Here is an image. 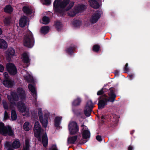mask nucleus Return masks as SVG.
Segmentation results:
<instances>
[{"mask_svg": "<svg viewBox=\"0 0 150 150\" xmlns=\"http://www.w3.org/2000/svg\"><path fill=\"white\" fill-rule=\"evenodd\" d=\"M25 94L24 91L21 88H18L17 92H12L10 96H8L7 98L11 103L9 107L5 101H4L3 103V106L5 109L12 110L11 118L12 121L16 120L17 116L16 111L13 109L17 107L22 113L23 116L29 117L30 115L29 108L26 107L23 102L25 100Z\"/></svg>", "mask_w": 150, "mask_h": 150, "instance_id": "obj_1", "label": "nucleus"}, {"mask_svg": "<svg viewBox=\"0 0 150 150\" xmlns=\"http://www.w3.org/2000/svg\"><path fill=\"white\" fill-rule=\"evenodd\" d=\"M74 4L73 2H70L69 0H55L54 3V10L56 13L63 15L73 6Z\"/></svg>", "mask_w": 150, "mask_h": 150, "instance_id": "obj_2", "label": "nucleus"}, {"mask_svg": "<svg viewBox=\"0 0 150 150\" xmlns=\"http://www.w3.org/2000/svg\"><path fill=\"white\" fill-rule=\"evenodd\" d=\"M33 131L35 136L38 138L39 140L42 141L43 146L44 147H46L47 146L48 142L47 135L45 134L42 136V139L40 137L43 130L41 129L40 125L38 121L35 122Z\"/></svg>", "mask_w": 150, "mask_h": 150, "instance_id": "obj_3", "label": "nucleus"}, {"mask_svg": "<svg viewBox=\"0 0 150 150\" xmlns=\"http://www.w3.org/2000/svg\"><path fill=\"white\" fill-rule=\"evenodd\" d=\"M110 92L109 93V98L105 95L102 96L100 98L99 102L98 103V108L99 109H101L104 108L105 105H107V102L109 101L113 102L115 100L116 96L114 93L113 90L112 88L110 89Z\"/></svg>", "mask_w": 150, "mask_h": 150, "instance_id": "obj_4", "label": "nucleus"}, {"mask_svg": "<svg viewBox=\"0 0 150 150\" xmlns=\"http://www.w3.org/2000/svg\"><path fill=\"white\" fill-rule=\"evenodd\" d=\"M24 45L29 48L33 47L34 44V40L32 33L28 31L24 36L23 40Z\"/></svg>", "mask_w": 150, "mask_h": 150, "instance_id": "obj_5", "label": "nucleus"}, {"mask_svg": "<svg viewBox=\"0 0 150 150\" xmlns=\"http://www.w3.org/2000/svg\"><path fill=\"white\" fill-rule=\"evenodd\" d=\"M0 134L4 136L8 134L12 136L13 135V132L11 127L8 125L5 126L4 124L2 122H0Z\"/></svg>", "mask_w": 150, "mask_h": 150, "instance_id": "obj_6", "label": "nucleus"}, {"mask_svg": "<svg viewBox=\"0 0 150 150\" xmlns=\"http://www.w3.org/2000/svg\"><path fill=\"white\" fill-rule=\"evenodd\" d=\"M68 128L69 134H75L79 131V126L77 123L74 121H71L69 122Z\"/></svg>", "mask_w": 150, "mask_h": 150, "instance_id": "obj_7", "label": "nucleus"}, {"mask_svg": "<svg viewBox=\"0 0 150 150\" xmlns=\"http://www.w3.org/2000/svg\"><path fill=\"white\" fill-rule=\"evenodd\" d=\"M85 8V7L84 6L81 5H79L76 6L74 9L69 11L68 14L70 16H74L78 13L81 12Z\"/></svg>", "mask_w": 150, "mask_h": 150, "instance_id": "obj_8", "label": "nucleus"}, {"mask_svg": "<svg viewBox=\"0 0 150 150\" xmlns=\"http://www.w3.org/2000/svg\"><path fill=\"white\" fill-rule=\"evenodd\" d=\"M30 73L28 72L25 70H23L21 71V74H22L24 79L28 82L34 83V80L30 74Z\"/></svg>", "mask_w": 150, "mask_h": 150, "instance_id": "obj_9", "label": "nucleus"}, {"mask_svg": "<svg viewBox=\"0 0 150 150\" xmlns=\"http://www.w3.org/2000/svg\"><path fill=\"white\" fill-rule=\"evenodd\" d=\"M6 69L9 73L11 75H14L16 74L17 69L14 64L8 63L6 64Z\"/></svg>", "mask_w": 150, "mask_h": 150, "instance_id": "obj_10", "label": "nucleus"}, {"mask_svg": "<svg viewBox=\"0 0 150 150\" xmlns=\"http://www.w3.org/2000/svg\"><path fill=\"white\" fill-rule=\"evenodd\" d=\"M93 106L92 102L91 100L88 101L84 109V113L87 117L90 115V112Z\"/></svg>", "mask_w": 150, "mask_h": 150, "instance_id": "obj_11", "label": "nucleus"}, {"mask_svg": "<svg viewBox=\"0 0 150 150\" xmlns=\"http://www.w3.org/2000/svg\"><path fill=\"white\" fill-rule=\"evenodd\" d=\"M21 144L18 140L14 141L12 143L10 142H7L5 144V146L6 148L12 147L14 149H17L20 147Z\"/></svg>", "mask_w": 150, "mask_h": 150, "instance_id": "obj_12", "label": "nucleus"}, {"mask_svg": "<svg viewBox=\"0 0 150 150\" xmlns=\"http://www.w3.org/2000/svg\"><path fill=\"white\" fill-rule=\"evenodd\" d=\"M82 134L83 138L85 139H87L90 137V133L87 127L84 125L81 126Z\"/></svg>", "mask_w": 150, "mask_h": 150, "instance_id": "obj_13", "label": "nucleus"}, {"mask_svg": "<svg viewBox=\"0 0 150 150\" xmlns=\"http://www.w3.org/2000/svg\"><path fill=\"white\" fill-rule=\"evenodd\" d=\"M101 13V11H98L93 14L90 19L91 22L92 23H96L100 18Z\"/></svg>", "mask_w": 150, "mask_h": 150, "instance_id": "obj_14", "label": "nucleus"}, {"mask_svg": "<svg viewBox=\"0 0 150 150\" xmlns=\"http://www.w3.org/2000/svg\"><path fill=\"white\" fill-rule=\"evenodd\" d=\"M28 88L31 92L34 98V101H36L37 98L36 89L35 86L33 84H29L28 86Z\"/></svg>", "mask_w": 150, "mask_h": 150, "instance_id": "obj_15", "label": "nucleus"}, {"mask_svg": "<svg viewBox=\"0 0 150 150\" xmlns=\"http://www.w3.org/2000/svg\"><path fill=\"white\" fill-rule=\"evenodd\" d=\"M48 115H44L43 117H40V121L43 126L45 128L47 127L48 124Z\"/></svg>", "mask_w": 150, "mask_h": 150, "instance_id": "obj_16", "label": "nucleus"}, {"mask_svg": "<svg viewBox=\"0 0 150 150\" xmlns=\"http://www.w3.org/2000/svg\"><path fill=\"white\" fill-rule=\"evenodd\" d=\"M15 51L12 48H10L6 52V56L7 59L10 60L11 58L14 55Z\"/></svg>", "mask_w": 150, "mask_h": 150, "instance_id": "obj_17", "label": "nucleus"}, {"mask_svg": "<svg viewBox=\"0 0 150 150\" xmlns=\"http://www.w3.org/2000/svg\"><path fill=\"white\" fill-rule=\"evenodd\" d=\"M14 83V81L9 79H6L3 81V84L6 87H11Z\"/></svg>", "mask_w": 150, "mask_h": 150, "instance_id": "obj_18", "label": "nucleus"}, {"mask_svg": "<svg viewBox=\"0 0 150 150\" xmlns=\"http://www.w3.org/2000/svg\"><path fill=\"white\" fill-rule=\"evenodd\" d=\"M27 21V18L26 16L22 17L20 20L19 25L21 27H23L25 26Z\"/></svg>", "mask_w": 150, "mask_h": 150, "instance_id": "obj_19", "label": "nucleus"}, {"mask_svg": "<svg viewBox=\"0 0 150 150\" xmlns=\"http://www.w3.org/2000/svg\"><path fill=\"white\" fill-rule=\"evenodd\" d=\"M23 62L25 63H28L30 62L28 54L25 52L23 54L21 57Z\"/></svg>", "mask_w": 150, "mask_h": 150, "instance_id": "obj_20", "label": "nucleus"}, {"mask_svg": "<svg viewBox=\"0 0 150 150\" xmlns=\"http://www.w3.org/2000/svg\"><path fill=\"white\" fill-rule=\"evenodd\" d=\"M76 136H69L67 139V143L69 144H74L77 139Z\"/></svg>", "mask_w": 150, "mask_h": 150, "instance_id": "obj_21", "label": "nucleus"}, {"mask_svg": "<svg viewBox=\"0 0 150 150\" xmlns=\"http://www.w3.org/2000/svg\"><path fill=\"white\" fill-rule=\"evenodd\" d=\"M23 11L27 14H30L32 13V8L31 7L25 6L23 7Z\"/></svg>", "mask_w": 150, "mask_h": 150, "instance_id": "obj_22", "label": "nucleus"}, {"mask_svg": "<svg viewBox=\"0 0 150 150\" xmlns=\"http://www.w3.org/2000/svg\"><path fill=\"white\" fill-rule=\"evenodd\" d=\"M23 128L26 131H28L32 127V126L28 122H26L23 125Z\"/></svg>", "mask_w": 150, "mask_h": 150, "instance_id": "obj_23", "label": "nucleus"}, {"mask_svg": "<svg viewBox=\"0 0 150 150\" xmlns=\"http://www.w3.org/2000/svg\"><path fill=\"white\" fill-rule=\"evenodd\" d=\"M40 30L42 33L43 34H45L49 32V28L47 26H45L41 28Z\"/></svg>", "mask_w": 150, "mask_h": 150, "instance_id": "obj_24", "label": "nucleus"}, {"mask_svg": "<svg viewBox=\"0 0 150 150\" xmlns=\"http://www.w3.org/2000/svg\"><path fill=\"white\" fill-rule=\"evenodd\" d=\"M62 120V117H56L54 119V125L55 126L58 127L60 125L61 120Z\"/></svg>", "mask_w": 150, "mask_h": 150, "instance_id": "obj_25", "label": "nucleus"}, {"mask_svg": "<svg viewBox=\"0 0 150 150\" xmlns=\"http://www.w3.org/2000/svg\"><path fill=\"white\" fill-rule=\"evenodd\" d=\"M7 43L4 40L0 39V48L5 49L7 47Z\"/></svg>", "mask_w": 150, "mask_h": 150, "instance_id": "obj_26", "label": "nucleus"}, {"mask_svg": "<svg viewBox=\"0 0 150 150\" xmlns=\"http://www.w3.org/2000/svg\"><path fill=\"white\" fill-rule=\"evenodd\" d=\"M29 140L28 139H26L25 141V144L24 145L23 150H29Z\"/></svg>", "mask_w": 150, "mask_h": 150, "instance_id": "obj_27", "label": "nucleus"}, {"mask_svg": "<svg viewBox=\"0 0 150 150\" xmlns=\"http://www.w3.org/2000/svg\"><path fill=\"white\" fill-rule=\"evenodd\" d=\"M50 22L49 18L46 16H44L43 17L42 22H41L42 23L44 24H47Z\"/></svg>", "mask_w": 150, "mask_h": 150, "instance_id": "obj_28", "label": "nucleus"}, {"mask_svg": "<svg viewBox=\"0 0 150 150\" xmlns=\"http://www.w3.org/2000/svg\"><path fill=\"white\" fill-rule=\"evenodd\" d=\"M81 23V22L79 21L75 20L72 23V24L74 27H77L79 26Z\"/></svg>", "mask_w": 150, "mask_h": 150, "instance_id": "obj_29", "label": "nucleus"}, {"mask_svg": "<svg viewBox=\"0 0 150 150\" xmlns=\"http://www.w3.org/2000/svg\"><path fill=\"white\" fill-rule=\"evenodd\" d=\"M55 25L56 28L58 30H60L62 26V23L59 21L56 22Z\"/></svg>", "mask_w": 150, "mask_h": 150, "instance_id": "obj_30", "label": "nucleus"}, {"mask_svg": "<svg viewBox=\"0 0 150 150\" xmlns=\"http://www.w3.org/2000/svg\"><path fill=\"white\" fill-rule=\"evenodd\" d=\"M4 11L6 12L10 13L13 11V9L11 6L8 5L5 8Z\"/></svg>", "mask_w": 150, "mask_h": 150, "instance_id": "obj_31", "label": "nucleus"}, {"mask_svg": "<svg viewBox=\"0 0 150 150\" xmlns=\"http://www.w3.org/2000/svg\"><path fill=\"white\" fill-rule=\"evenodd\" d=\"M81 102V100L80 99L78 98L75 100L72 103V105H79Z\"/></svg>", "mask_w": 150, "mask_h": 150, "instance_id": "obj_32", "label": "nucleus"}, {"mask_svg": "<svg viewBox=\"0 0 150 150\" xmlns=\"http://www.w3.org/2000/svg\"><path fill=\"white\" fill-rule=\"evenodd\" d=\"M100 47L98 45H95L93 47V50L95 52H97L99 50Z\"/></svg>", "mask_w": 150, "mask_h": 150, "instance_id": "obj_33", "label": "nucleus"}, {"mask_svg": "<svg viewBox=\"0 0 150 150\" xmlns=\"http://www.w3.org/2000/svg\"><path fill=\"white\" fill-rule=\"evenodd\" d=\"M42 3L45 5H49L51 3L50 0H41Z\"/></svg>", "mask_w": 150, "mask_h": 150, "instance_id": "obj_34", "label": "nucleus"}, {"mask_svg": "<svg viewBox=\"0 0 150 150\" xmlns=\"http://www.w3.org/2000/svg\"><path fill=\"white\" fill-rule=\"evenodd\" d=\"M74 50V48L71 47H69V48L66 50V52L69 54H71Z\"/></svg>", "mask_w": 150, "mask_h": 150, "instance_id": "obj_35", "label": "nucleus"}, {"mask_svg": "<svg viewBox=\"0 0 150 150\" xmlns=\"http://www.w3.org/2000/svg\"><path fill=\"white\" fill-rule=\"evenodd\" d=\"M11 37H9V39L11 42H13L16 40V37L14 35L11 34Z\"/></svg>", "mask_w": 150, "mask_h": 150, "instance_id": "obj_36", "label": "nucleus"}, {"mask_svg": "<svg viewBox=\"0 0 150 150\" xmlns=\"http://www.w3.org/2000/svg\"><path fill=\"white\" fill-rule=\"evenodd\" d=\"M10 18L8 17L5 18L4 20V22L6 24H7L10 23Z\"/></svg>", "mask_w": 150, "mask_h": 150, "instance_id": "obj_37", "label": "nucleus"}, {"mask_svg": "<svg viewBox=\"0 0 150 150\" xmlns=\"http://www.w3.org/2000/svg\"><path fill=\"white\" fill-rule=\"evenodd\" d=\"M38 115H39V118H40V116H41V117L43 116L42 115V110L41 109H40V108L38 109Z\"/></svg>", "mask_w": 150, "mask_h": 150, "instance_id": "obj_38", "label": "nucleus"}, {"mask_svg": "<svg viewBox=\"0 0 150 150\" xmlns=\"http://www.w3.org/2000/svg\"><path fill=\"white\" fill-rule=\"evenodd\" d=\"M50 150H57L56 145H52L50 148Z\"/></svg>", "mask_w": 150, "mask_h": 150, "instance_id": "obj_39", "label": "nucleus"}, {"mask_svg": "<svg viewBox=\"0 0 150 150\" xmlns=\"http://www.w3.org/2000/svg\"><path fill=\"white\" fill-rule=\"evenodd\" d=\"M9 117V116L7 112L5 111L4 112V119L5 120H6Z\"/></svg>", "mask_w": 150, "mask_h": 150, "instance_id": "obj_40", "label": "nucleus"}, {"mask_svg": "<svg viewBox=\"0 0 150 150\" xmlns=\"http://www.w3.org/2000/svg\"><path fill=\"white\" fill-rule=\"evenodd\" d=\"M128 64L127 63L125 66V67L124 68L125 70L126 71H129V68L128 67Z\"/></svg>", "mask_w": 150, "mask_h": 150, "instance_id": "obj_41", "label": "nucleus"}, {"mask_svg": "<svg viewBox=\"0 0 150 150\" xmlns=\"http://www.w3.org/2000/svg\"><path fill=\"white\" fill-rule=\"evenodd\" d=\"M103 93V89L102 88L98 92L97 94L98 95H100L102 94Z\"/></svg>", "mask_w": 150, "mask_h": 150, "instance_id": "obj_42", "label": "nucleus"}, {"mask_svg": "<svg viewBox=\"0 0 150 150\" xmlns=\"http://www.w3.org/2000/svg\"><path fill=\"white\" fill-rule=\"evenodd\" d=\"M96 139L99 141H101L102 139L101 137L100 136H97L96 137Z\"/></svg>", "mask_w": 150, "mask_h": 150, "instance_id": "obj_43", "label": "nucleus"}, {"mask_svg": "<svg viewBox=\"0 0 150 150\" xmlns=\"http://www.w3.org/2000/svg\"><path fill=\"white\" fill-rule=\"evenodd\" d=\"M4 77L6 79H7L8 77V75L7 72H5L4 74Z\"/></svg>", "mask_w": 150, "mask_h": 150, "instance_id": "obj_44", "label": "nucleus"}, {"mask_svg": "<svg viewBox=\"0 0 150 150\" xmlns=\"http://www.w3.org/2000/svg\"><path fill=\"white\" fill-rule=\"evenodd\" d=\"M4 70L3 66L1 64H0V72H2Z\"/></svg>", "mask_w": 150, "mask_h": 150, "instance_id": "obj_45", "label": "nucleus"}, {"mask_svg": "<svg viewBox=\"0 0 150 150\" xmlns=\"http://www.w3.org/2000/svg\"><path fill=\"white\" fill-rule=\"evenodd\" d=\"M134 75H130L129 76V80H131L133 77Z\"/></svg>", "mask_w": 150, "mask_h": 150, "instance_id": "obj_46", "label": "nucleus"}, {"mask_svg": "<svg viewBox=\"0 0 150 150\" xmlns=\"http://www.w3.org/2000/svg\"><path fill=\"white\" fill-rule=\"evenodd\" d=\"M133 149L132 147L131 146H129L128 148V150H132Z\"/></svg>", "mask_w": 150, "mask_h": 150, "instance_id": "obj_47", "label": "nucleus"}, {"mask_svg": "<svg viewBox=\"0 0 150 150\" xmlns=\"http://www.w3.org/2000/svg\"><path fill=\"white\" fill-rule=\"evenodd\" d=\"M2 33V31L1 28H0V35H1Z\"/></svg>", "mask_w": 150, "mask_h": 150, "instance_id": "obj_48", "label": "nucleus"}, {"mask_svg": "<svg viewBox=\"0 0 150 150\" xmlns=\"http://www.w3.org/2000/svg\"><path fill=\"white\" fill-rule=\"evenodd\" d=\"M102 119H103L105 118V116H102L101 117Z\"/></svg>", "mask_w": 150, "mask_h": 150, "instance_id": "obj_49", "label": "nucleus"}]
</instances>
